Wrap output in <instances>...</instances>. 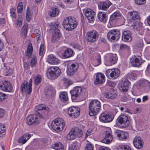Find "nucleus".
I'll use <instances>...</instances> for the list:
<instances>
[{"mask_svg":"<svg viewBox=\"0 0 150 150\" xmlns=\"http://www.w3.org/2000/svg\"><path fill=\"white\" fill-rule=\"evenodd\" d=\"M44 117L40 112H36L35 114L30 115L27 117L26 123L28 125H38Z\"/></svg>","mask_w":150,"mask_h":150,"instance_id":"f257e3e1","label":"nucleus"},{"mask_svg":"<svg viewBox=\"0 0 150 150\" xmlns=\"http://www.w3.org/2000/svg\"><path fill=\"white\" fill-rule=\"evenodd\" d=\"M101 103L97 100H92L89 105V114L91 116L97 115L100 110Z\"/></svg>","mask_w":150,"mask_h":150,"instance_id":"f03ea898","label":"nucleus"},{"mask_svg":"<svg viewBox=\"0 0 150 150\" xmlns=\"http://www.w3.org/2000/svg\"><path fill=\"white\" fill-rule=\"evenodd\" d=\"M63 25L64 28L68 30L74 29L77 26V22L74 17L66 18L63 21Z\"/></svg>","mask_w":150,"mask_h":150,"instance_id":"7ed1b4c3","label":"nucleus"},{"mask_svg":"<svg viewBox=\"0 0 150 150\" xmlns=\"http://www.w3.org/2000/svg\"><path fill=\"white\" fill-rule=\"evenodd\" d=\"M65 125V123L64 120L60 117L53 120L51 123L52 129L57 132L62 130Z\"/></svg>","mask_w":150,"mask_h":150,"instance_id":"20e7f679","label":"nucleus"},{"mask_svg":"<svg viewBox=\"0 0 150 150\" xmlns=\"http://www.w3.org/2000/svg\"><path fill=\"white\" fill-rule=\"evenodd\" d=\"M60 70L57 67H52L47 70V75L50 79H54L57 78L60 74Z\"/></svg>","mask_w":150,"mask_h":150,"instance_id":"39448f33","label":"nucleus"},{"mask_svg":"<svg viewBox=\"0 0 150 150\" xmlns=\"http://www.w3.org/2000/svg\"><path fill=\"white\" fill-rule=\"evenodd\" d=\"M120 34L118 30H112L108 33L107 37L108 40L111 42L117 40L120 37Z\"/></svg>","mask_w":150,"mask_h":150,"instance_id":"423d86ee","label":"nucleus"},{"mask_svg":"<svg viewBox=\"0 0 150 150\" xmlns=\"http://www.w3.org/2000/svg\"><path fill=\"white\" fill-rule=\"evenodd\" d=\"M130 117L127 115L121 114L118 118L117 120L123 128L127 127L130 123Z\"/></svg>","mask_w":150,"mask_h":150,"instance_id":"0eeeda50","label":"nucleus"},{"mask_svg":"<svg viewBox=\"0 0 150 150\" xmlns=\"http://www.w3.org/2000/svg\"><path fill=\"white\" fill-rule=\"evenodd\" d=\"M120 73V70L117 68L108 69L105 72L106 75L108 78L110 76L112 79H115L118 78Z\"/></svg>","mask_w":150,"mask_h":150,"instance_id":"6e6552de","label":"nucleus"},{"mask_svg":"<svg viewBox=\"0 0 150 150\" xmlns=\"http://www.w3.org/2000/svg\"><path fill=\"white\" fill-rule=\"evenodd\" d=\"M82 91L81 87L76 86L74 88L73 90L70 91L72 100L78 99L80 97Z\"/></svg>","mask_w":150,"mask_h":150,"instance_id":"1a4fd4ad","label":"nucleus"},{"mask_svg":"<svg viewBox=\"0 0 150 150\" xmlns=\"http://www.w3.org/2000/svg\"><path fill=\"white\" fill-rule=\"evenodd\" d=\"M99 36L98 33L96 30L89 31L87 34V38L88 41L91 42H96Z\"/></svg>","mask_w":150,"mask_h":150,"instance_id":"9d476101","label":"nucleus"},{"mask_svg":"<svg viewBox=\"0 0 150 150\" xmlns=\"http://www.w3.org/2000/svg\"><path fill=\"white\" fill-rule=\"evenodd\" d=\"M80 108L72 106L69 108L68 110V113L72 118L77 117L80 114Z\"/></svg>","mask_w":150,"mask_h":150,"instance_id":"9b49d317","label":"nucleus"},{"mask_svg":"<svg viewBox=\"0 0 150 150\" xmlns=\"http://www.w3.org/2000/svg\"><path fill=\"white\" fill-rule=\"evenodd\" d=\"M117 60V57L116 54H110L108 56L105 64L106 66H110L116 64Z\"/></svg>","mask_w":150,"mask_h":150,"instance_id":"f8f14e48","label":"nucleus"},{"mask_svg":"<svg viewBox=\"0 0 150 150\" xmlns=\"http://www.w3.org/2000/svg\"><path fill=\"white\" fill-rule=\"evenodd\" d=\"M113 118L114 116L111 113L103 112L101 115L100 120L103 122H109L111 121Z\"/></svg>","mask_w":150,"mask_h":150,"instance_id":"ddd939ff","label":"nucleus"},{"mask_svg":"<svg viewBox=\"0 0 150 150\" xmlns=\"http://www.w3.org/2000/svg\"><path fill=\"white\" fill-rule=\"evenodd\" d=\"M131 65L134 67H139L142 63V59L140 56H132L130 59Z\"/></svg>","mask_w":150,"mask_h":150,"instance_id":"4468645a","label":"nucleus"},{"mask_svg":"<svg viewBox=\"0 0 150 150\" xmlns=\"http://www.w3.org/2000/svg\"><path fill=\"white\" fill-rule=\"evenodd\" d=\"M0 88L3 91L8 92H11L13 89L11 83L8 81H4L0 84Z\"/></svg>","mask_w":150,"mask_h":150,"instance_id":"2eb2a0df","label":"nucleus"},{"mask_svg":"<svg viewBox=\"0 0 150 150\" xmlns=\"http://www.w3.org/2000/svg\"><path fill=\"white\" fill-rule=\"evenodd\" d=\"M35 111H39L38 112H40L43 116H44V114H47L49 112V108L43 104L37 105L35 108Z\"/></svg>","mask_w":150,"mask_h":150,"instance_id":"dca6fc26","label":"nucleus"},{"mask_svg":"<svg viewBox=\"0 0 150 150\" xmlns=\"http://www.w3.org/2000/svg\"><path fill=\"white\" fill-rule=\"evenodd\" d=\"M111 3L108 0H106L105 1H101L98 4V8L104 11H107L110 6L111 5Z\"/></svg>","mask_w":150,"mask_h":150,"instance_id":"f3484780","label":"nucleus"},{"mask_svg":"<svg viewBox=\"0 0 150 150\" xmlns=\"http://www.w3.org/2000/svg\"><path fill=\"white\" fill-rule=\"evenodd\" d=\"M104 95L106 98L111 99H115L117 96L116 91L112 89H110L109 91L104 92Z\"/></svg>","mask_w":150,"mask_h":150,"instance_id":"a211bd4d","label":"nucleus"},{"mask_svg":"<svg viewBox=\"0 0 150 150\" xmlns=\"http://www.w3.org/2000/svg\"><path fill=\"white\" fill-rule=\"evenodd\" d=\"M122 40L124 42H129L132 40V33L131 31L129 30L124 31L122 37Z\"/></svg>","mask_w":150,"mask_h":150,"instance_id":"6ab92c4d","label":"nucleus"},{"mask_svg":"<svg viewBox=\"0 0 150 150\" xmlns=\"http://www.w3.org/2000/svg\"><path fill=\"white\" fill-rule=\"evenodd\" d=\"M95 14V12L90 8L87 9L85 12V15L89 22L93 21L94 20Z\"/></svg>","mask_w":150,"mask_h":150,"instance_id":"aec40b11","label":"nucleus"},{"mask_svg":"<svg viewBox=\"0 0 150 150\" xmlns=\"http://www.w3.org/2000/svg\"><path fill=\"white\" fill-rule=\"evenodd\" d=\"M105 80V76L102 73H98L96 75V78L94 81V84L96 85L103 83Z\"/></svg>","mask_w":150,"mask_h":150,"instance_id":"412c9836","label":"nucleus"},{"mask_svg":"<svg viewBox=\"0 0 150 150\" xmlns=\"http://www.w3.org/2000/svg\"><path fill=\"white\" fill-rule=\"evenodd\" d=\"M133 144L134 146L137 149H141L143 147L142 141L139 137L134 138L133 141Z\"/></svg>","mask_w":150,"mask_h":150,"instance_id":"4be33fe9","label":"nucleus"},{"mask_svg":"<svg viewBox=\"0 0 150 150\" xmlns=\"http://www.w3.org/2000/svg\"><path fill=\"white\" fill-rule=\"evenodd\" d=\"M115 134L120 140L125 139L128 137V134L127 132L119 130L116 131Z\"/></svg>","mask_w":150,"mask_h":150,"instance_id":"5701e85b","label":"nucleus"},{"mask_svg":"<svg viewBox=\"0 0 150 150\" xmlns=\"http://www.w3.org/2000/svg\"><path fill=\"white\" fill-rule=\"evenodd\" d=\"M61 35L59 30L58 28H56L53 33L52 39V42L54 43L58 41Z\"/></svg>","mask_w":150,"mask_h":150,"instance_id":"b1692460","label":"nucleus"},{"mask_svg":"<svg viewBox=\"0 0 150 150\" xmlns=\"http://www.w3.org/2000/svg\"><path fill=\"white\" fill-rule=\"evenodd\" d=\"M47 61L50 64H57L59 62V60L53 55L50 54L48 56Z\"/></svg>","mask_w":150,"mask_h":150,"instance_id":"393cba45","label":"nucleus"},{"mask_svg":"<svg viewBox=\"0 0 150 150\" xmlns=\"http://www.w3.org/2000/svg\"><path fill=\"white\" fill-rule=\"evenodd\" d=\"M112 139V136L110 132L107 131L105 132L104 138L102 141V142L105 144H108L111 142Z\"/></svg>","mask_w":150,"mask_h":150,"instance_id":"a878e982","label":"nucleus"},{"mask_svg":"<svg viewBox=\"0 0 150 150\" xmlns=\"http://www.w3.org/2000/svg\"><path fill=\"white\" fill-rule=\"evenodd\" d=\"M31 135L28 133L24 134L18 139V142L22 144H25L31 137Z\"/></svg>","mask_w":150,"mask_h":150,"instance_id":"bb28decb","label":"nucleus"},{"mask_svg":"<svg viewBox=\"0 0 150 150\" xmlns=\"http://www.w3.org/2000/svg\"><path fill=\"white\" fill-rule=\"evenodd\" d=\"M129 14L130 16V20L131 22L138 20L140 18L138 15V13L136 11H131L129 13Z\"/></svg>","mask_w":150,"mask_h":150,"instance_id":"cd10ccee","label":"nucleus"},{"mask_svg":"<svg viewBox=\"0 0 150 150\" xmlns=\"http://www.w3.org/2000/svg\"><path fill=\"white\" fill-rule=\"evenodd\" d=\"M98 17L100 21L105 23L106 22L107 16L103 12H100L98 14Z\"/></svg>","mask_w":150,"mask_h":150,"instance_id":"c85d7f7f","label":"nucleus"},{"mask_svg":"<svg viewBox=\"0 0 150 150\" xmlns=\"http://www.w3.org/2000/svg\"><path fill=\"white\" fill-rule=\"evenodd\" d=\"M28 82L27 81H24L21 86V91L22 93L26 91L28 94H30L31 92H29L28 90Z\"/></svg>","mask_w":150,"mask_h":150,"instance_id":"c756f323","label":"nucleus"},{"mask_svg":"<svg viewBox=\"0 0 150 150\" xmlns=\"http://www.w3.org/2000/svg\"><path fill=\"white\" fill-rule=\"evenodd\" d=\"M76 130L72 129L67 136V138L69 140H72L75 139L76 137Z\"/></svg>","mask_w":150,"mask_h":150,"instance_id":"7c9ffc66","label":"nucleus"},{"mask_svg":"<svg viewBox=\"0 0 150 150\" xmlns=\"http://www.w3.org/2000/svg\"><path fill=\"white\" fill-rule=\"evenodd\" d=\"M121 17V14L120 13L115 12L113 13L110 17V20L112 22H115Z\"/></svg>","mask_w":150,"mask_h":150,"instance_id":"2f4dec72","label":"nucleus"},{"mask_svg":"<svg viewBox=\"0 0 150 150\" xmlns=\"http://www.w3.org/2000/svg\"><path fill=\"white\" fill-rule=\"evenodd\" d=\"M63 54L64 57L68 58L72 56L74 54V52L71 49L67 48L65 50Z\"/></svg>","mask_w":150,"mask_h":150,"instance_id":"473e14b6","label":"nucleus"},{"mask_svg":"<svg viewBox=\"0 0 150 150\" xmlns=\"http://www.w3.org/2000/svg\"><path fill=\"white\" fill-rule=\"evenodd\" d=\"M59 98L62 102H65L68 100V97L67 93L65 92H62L59 96Z\"/></svg>","mask_w":150,"mask_h":150,"instance_id":"72a5a7b5","label":"nucleus"},{"mask_svg":"<svg viewBox=\"0 0 150 150\" xmlns=\"http://www.w3.org/2000/svg\"><path fill=\"white\" fill-rule=\"evenodd\" d=\"M139 85L141 87L148 86L149 88L150 87V82L146 80H143L140 81L139 82Z\"/></svg>","mask_w":150,"mask_h":150,"instance_id":"f704fd0d","label":"nucleus"},{"mask_svg":"<svg viewBox=\"0 0 150 150\" xmlns=\"http://www.w3.org/2000/svg\"><path fill=\"white\" fill-rule=\"evenodd\" d=\"M4 69V73L6 76L9 75L13 73V69L8 66H5Z\"/></svg>","mask_w":150,"mask_h":150,"instance_id":"c9c22d12","label":"nucleus"},{"mask_svg":"<svg viewBox=\"0 0 150 150\" xmlns=\"http://www.w3.org/2000/svg\"><path fill=\"white\" fill-rule=\"evenodd\" d=\"M21 35L24 38H25L27 35L28 32V25L27 24H25L21 30Z\"/></svg>","mask_w":150,"mask_h":150,"instance_id":"e433bc0d","label":"nucleus"},{"mask_svg":"<svg viewBox=\"0 0 150 150\" xmlns=\"http://www.w3.org/2000/svg\"><path fill=\"white\" fill-rule=\"evenodd\" d=\"M59 13L58 9L57 8H52L50 15L52 17H54L58 15Z\"/></svg>","mask_w":150,"mask_h":150,"instance_id":"4c0bfd02","label":"nucleus"},{"mask_svg":"<svg viewBox=\"0 0 150 150\" xmlns=\"http://www.w3.org/2000/svg\"><path fill=\"white\" fill-rule=\"evenodd\" d=\"M78 142L75 141L72 142L69 146V150H78Z\"/></svg>","mask_w":150,"mask_h":150,"instance_id":"58836bf2","label":"nucleus"},{"mask_svg":"<svg viewBox=\"0 0 150 150\" xmlns=\"http://www.w3.org/2000/svg\"><path fill=\"white\" fill-rule=\"evenodd\" d=\"M27 56H28V58H29L33 51V47L31 43L29 44L27 48Z\"/></svg>","mask_w":150,"mask_h":150,"instance_id":"ea45409f","label":"nucleus"},{"mask_svg":"<svg viewBox=\"0 0 150 150\" xmlns=\"http://www.w3.org/2000/svg\"><path fill=\"white\" fill-rule=\"evenodd\" d=\"M32 18V13L30 11L29 8H27L26 10V19L27 21L29 22Z\"/></svg>","mask_w":150,"mask_h":150,"instance_id":"a19ab883","label":"nucleus"},{"mask_svg":"<svg viewBox=\"0 0 150 150\" xmlns=\"http://www.w3.org/2000/svg\"><path fill=\"white\" fill-rule=\"evenodd\" d=\"M67 65L68 67H70L71 69V70L73 71H76L78 68V65L76 63H69L68 64H67Z\"/></svg>","mask_w":150,"mask_h":150,"instance_id":"79ce46f5","label":"nucleus"},{"mask_svg":"<svg viewBox=\"0 0 150 150\" xmlns=\"http://www.w3.org/2000/svg\"><path fill=\"white\" fill-rule=\"evenodd\" d=\"M54 149L56 150H65L63 144L60 143L55 144Z\"/></svg>","mask_w":150,"mask_h":150,"instance_id":"37998d69","label":"nucleus"},{"mask_svg":"<svg viewBox=\"0 0 150 150\" xmlns=\"http://www.w3.org/2000/svg\"><path fill=\"white\" fill-rule=\"evenodd\" d=\"M42 77L41 76L38 75L36 76L34 79V83L35 85H38L40 83L41 81Z\"/></svg>","mask_w":150,"mask_h":150,"instance_id":"c03bdc74","label":"nucleus"},{"mask_svg":"<svg viewBox=\"0 0 150 150\" xmlns=\"http://www.w3.org/2000/svg\"><path fill=\"white\" fill-rule=\"evenodd\" d=\"M129 88L128 87H126L120 84L119 87V89L120 91L123 93H125L126 94V92L128 91V89Z\"/></svg>","mask_w":150,"mask_h":150,"instance_id":"a18cd8bd","label":"nucleus"},{"mask_svg":"<svg viewBox=\"0 0 150 150\" xmlns=\"http://www.w3.org/2000/svg\"><path fill=\"white\" fill-rule=\"evenodd\" d=\"M71 46L75 49L81 50L82 49V47L78 44L76 42H72L71 43Z\"/></svg>","mask_w":150,"mask_h":150,"instance_id":"49530a36","label":"nucleus"},{"mask_svg":"<svg viewBox=\"0 0 150 150\" xmlns=\"http://www.w3.org/2000/svg\"><path fill=\"white\" fill-rule=\"evenodd\" d=\"M120 49L121 50H129L130 49V47L126 44H121L120 46Z\"/></svg>","mask_w":150,"mask_h":150,"instance_id":"de8ad7c7","label":"nucleus"},{"mask_svg":"<svg viewBox=\"0 0 150 150\" xmlns=\"http://www.w3.org/2000/svg\"><path fill=\"white\" fill-rule=\"evenodd\" d=\"M117 150H131L128 146L122 145L120 146L117 149Z\"/></svg>","mask_w":150,"mask_h":150,"instance_id":"09e8293b","label":"nucleus"},{"mask_svg":"<svg viewBox=\"0 0 150 150\" xmlns=\"http://www.w3.org/2000/svg\"><path fill=\"white\" fill-rule=\"evenodd\" d=\"M54 92L53 90L51 89H49L46 92V95L49 96H52L54 94Z\"/></svg>","mask_w":150,"mask_h":150,"instance_id":"8fccbe9b","label":"nucleus"},{"mask_svg":"<svg viewBox=\"0 0 150 150\" xmlns=\"http://www.w3.org/2000/svg\"><path fill=\"white\" fill-rule=\"evenodd\" d=\"M18 17L17 26L18 27H20L21 26L22 23V17L21 15H19Z\"/></svg>","mask_w":150,"mask_h":150,"instance_id":"3c124183","label":"nucleus"},{"mask_svg":"<svg viewBox=\"0 0 150 150\" xmlns=\"http://www.w3.org/2000/svg\"><path fill=\"white\" fill-rule=\"evenodd\" d=\"M121 84L129 88V86L130 85V82L127 79H125L122 82Z\"/></svg>","mask_w":150,"mask_h":150,"instance_id":"603ef678","label":"nucleus"},{"mask_svg":"<svg viewBox=\"0 0 150 150\" xmlns=\"http://www.w3.org/2000/svg\"><path fill=\"white\" fill-rule=\"evenodd\" d=\"M67 73L68 75L71 76L73 75L75 73V71H73V70H71V69L70 67H68L67 70Z\"/></svg>","mask_w":150,"mask_h":150,"instance_id":"864d4df0","label":"nucleus"},{"mask_svg":"<svg viewBox=\"0 0 150 150\" xmlns=\"http://www.w3.org/2000/svg\"><path fill=\"white\" fill-rule=\"evenodd\" d=\"M142 26L138 23H137L136 25H134V29L138 31L141 30L142 29Z\"/></svg>","mask_w":150,"mask_h":150,"instance_id":"5fc2aeb1","label":"nucleus"},{"mask_svg":"<svg viewBox=\"0 0 150 150\" xmlns=\"http://www.w3.org/2000/svg\"><path fill=\"white\" fill-rule=\"evenodd\" d=\"M143 45L144 44L142 40L140 39L137 42L136 46L137 48H140L143 47Z\"/></svg>","mask_w":150,"mask_h":150,"instance_id":"6e6d98bb","label":"nucleus"},{"mask_svg":"<svg viewBox=\"0 0 150 150\" xmlns=\"http://www.w3.org/2000/svg\"><path fill=\"white\" fill-rule=\"evenodd\" d=\"M93 145L91 144H87L85 147V150H93Z\"/></svg>","mask_w":150,"mask_h":150,"instance_id":"4d7b16f0","label":"nucleus"},{"mask_svg":"<svg viewBox=\"0 0 150 150\" xmlns=\"http://www.w3.org/2000/svg\"><path fill=\"white\" fill-rule=\"evenodd\" d=\"M76 130V134L77 137H82L83 134L82 131L79 129H77Z\"/></svg>","mask_w":150,"mask_h":150,"instance_id":"13d9d810","label":"nucleus"},{"mask_svg":"<svg viewBox=\"0 0 150 150\" xmlns=\"http://www.w3.org/2000/svg\"><path fill=\"white\" fill-rule=\"evenodd\" d=\"M37 62L36 58L35 56H33L31 60L30 64L32 67H34Z\"/></svg>","mask_w":150,"mask_h":150,"instance_id":"bf43d9fd","label":"nucleus"},{"mask_svg":"<svg viewBox=\"0 0 150 150\" xmlns=\"http://www.w3.org/2000/svg\"><path fill=\"white\" fill-rule=\"evenodd\" d=\"M7 98V96L6 94L0 92V102L1 101L4 99H6Z\"/></svg>","mask_w":150,"mask_h":150,"instance_id":"052dcab7","label":"nucleus"},{"mask_svg":"<svg viewBox=\"0 0 150 150\" xmlns=\"http://www.w3.org/2000/svg\"><path fill=\"white\" fill-rule=\"evenodd\" d=\"M135 3L137 5H141L144 4L146 0H134Z\"/></svg>","mask_w":150,"mask_h":150,"instance_id":"680f3d73","label":"nucleus"},{"mask_svg":"<svg viewBox=\"0 0 150 150\" xmlns=\"http://www.w3.org/2000/svg\"><path fill=\"white\" fill-rule=\"evenodd\" d=\"M32 81L31 79H30L29 81L28 89L29 92L30 93L32 91Z\"/></svg>","mask_w":150,"mask_h":150,"instance_id":"e2e57ef3","label":"nucleus"},{"mask_svg":"<svg viewBox=\"0 0 150 150\" xmlns=\"http://www.w3.org/2000/svg\"><path fill=\"white\" fill-rule=\"evenodd\" d=\"M4 127L2 125V124H0V135L1 134L3 133H4L5 130L4 129ZM1 136V135H0V137Z\"/></svg>","mask_w":150,"mask_h":150,"instance_id":"0e129e2a","label":"nucleus"},{"mask_svg":"<svg viewBox=\"0 0 150 150\" xmlns=\"http://www.w3.org/2000/svg\"><path fill=\"white\" fill-rule=\"evenodd\" d=\"M44 45L43 44H42L41 45L39 50V55H42L43 53V52L44 50Z\"/></svg>","mask_w":150,"mask_h":150,"instance_id":"69168bd1","label":"nucleus"},{"mask_svg":"<svg viewBox=\"0 0 150 150\" xmlns=\"http://www.w3.org/2000/svg\"><path fill=\"white\" fill-rule=\"evenodd\" d=\"M96 62L97 63V64L96 65V66H98L101 64V57L100 55L98 56L96 60Z\"/></svg>","mask_w":150,"mask_h":150,"instance_id":"338daca9","label":"nucleus"},{"mask_svg":"<svg viewBox=\"0 0 150 150\" xmlns=\"http://www.w3.org/2000/svg\"><path fill=\"white\" fill-rule=\"evenodd\" d=\"M35 32L36 35L37 37H38V41L40 39V32L38 29L35 30Z\"/></svg>","mask_w":150,"mask_h":150,"instance_id":"774afa93","label":"nucleus"}]
</instances>
